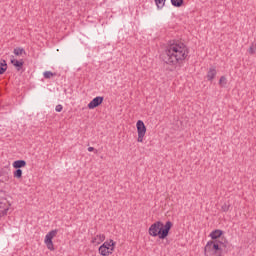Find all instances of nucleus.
Instances as JSON below:
<instances>
[{
    "label": "nucleus",
    "mask_w": 256,
    "mask_h": 256,
    "mask_svg": "<svg viewBox=\"0 0 256 256\" xmlns=\"http://www.w3.org/2000/svg\"><path fill=\"white\" fill-rule=\"evenodd\" d=\"M164 61L167 65H179L187 59L189 50L183 42H172L165 49Z\"/></svg>",
    "instance_id": "f257e3e1"
},
{
    "label": "nucleus",
    "mask_w": 256,
    "mask_h": 256,
    "mask_svg": "<svg viewBox=\"0 0 256 256\" xmlns=\"http://www.w3.org/2000/svg\"><path fill=\"white\" fill-rule=\"evenodd\" d=\"M173 227V222L167 221L165 224L161 221H156L153 223L149 229L148 233L150 237H159V239H167L169 236V231Z\"/></svg>",
    "instance_id": "f03ea898"
},
{
    "label": "nucleus",
    "mask_w": 256,
    "mask_h": 256,
    "mask_svg": "<svg viewBox=\"0 0 256 256\" xmlns=\"http://www.w3.org/2000/svg\"><path fill=\"white\" fill-rule=\"evenodd\" d=\"M205 256H221L223 255V249L219 247V244L215 241H208L204 248Z\"/></svg>",
    "instance_id": "7ed1b4c3"
},
{
    "label": "nucleus",
    "mask_w": 256,
    "mask_h": 256,
    "mask_svg": "<svg viewBox=\"0 0 256 256\" xmlns=\"http://www.w3.org/2000/svg\"><path fill=\"white\" fill-rule=\"evenodd\" d=\"M98 251L102 256L113 255V251H115V241L110 239L109 241L104 242L99 247Z\"/></svg>",
    "instance_id": "20e7f679"
},
{
    "label": "nucleus",
    "mask_w": 256,
    "mask_h": 256,
    "mask_svg": "<svg viewBox=\"0 0 256 256\" xmlns=\"http://www.w3.org/2000/svg\"><path fill=\"white\" fill-rule=\"evenodd\" d=\"M136 129L138 133L137 141L138 143H143V139L145 138V133H147V127L142 120H138L136 123Z\"/></svg>",
    "instance_id": "39448f33"
},
{
    "label": "nucleus",
    "mask_w": 256,
    "mask_h": 256,
    "mask_svg": "<svg viewBox=\"0 0 256 256\" xmlns=\"http://www.w3.org/2000/svg\"><path fill=\"white\" fill-rule=\"evenodd\" d=\"M57 235V230H51L48 234H46L44 243L49 249V251H55V246H53V238L56 237Z\"/></svg>",
    "instance_id": "423d86ee"
},
{
    "label": "nucleus",
    "mask_w": 256,
    "mask_h": 256,
    "mask_svg": "<svg viewBox=\"0 0 256 256\" xmlns=\"http://www.w3.org/2000/svg\"><path fill=\"white\" fill-rule=\"evenodd\" d=\"M103 103V97L97 96L88 104V109H95V107H99Z\"/></svg>",
    "instance_id": "0eeeda50"
},
{
    "label": "nucleus",
    "mask_w": 256,
    "mask_h": 256,
    "mask_svg": "<svg viewBox=\"0 0 256 256\" xmlns=\"http://www.w3.org/2000/svg\"><path fill=\"white\" fill-rule=\"evenodd\" d=\"M103 241H105V234H97L91 239L92 245H101Z\"/></svg>",
    "instance_id": "6e6552de"
},
{
    "label": "nucleus",
    "mask_w": 256,
    "mask_h": 256,
    "mask_svg": "<svg viewBox=\"0 0 256 256\" xmlns=\"http://www.w3.org/2000/svg\"><path fill=\"white\" fill-rule=\"evenodd\" d=\"M10 62L16 67L17 71H21L24 63L23 60H17L14 56H11Z\"/></svg>",
    "instance_id": "1a4fd4ad"
},
{
    "label": "nucleus",
    "mask_w": 256,
    "mask_h": 256,
    "mask_svg": "<svg viewBox=\"0 0 256 256\" xmlns=\"http://www.w3.org/2000/svg\"><path fill=\"white\" fill-rule=\"evenodd\" d=\"M215 77H217V69H215V67H210L207 72V79L209 81H213V79H215Z\"/></svg>",
    "instance_id": "9d476101"
},
{
    "label": "nucleus",
    "mask_w": 256,
    "mask_h": 256,
    "mask_svg": "<svg viewBox=\"0 0 256 256\" xmlns=\"http://www.w3.org/2000/svg\"><path fill=\"white\" fill-rule=\"evenodd\" d=\"M27 162L25 160H16L13 162L12 167L14 169H21L22 167H26Z\"/></svg>",
    "instance_id": "9b49d317"
},
{
    "label": "nucleus",
    "mask_w": 256,
    "mask_h": 256,
    "mask_svg": "<svg viewBox=\"0 0 256 256\" xmlns=\"http://www.w3.org/2000/svg\"><path fill=\"white\" fill-rule=\"evenodd\" d=\"M223 235V231L221 230H214L210 233L211 239H219Z\"/></svg>",
    "instance_id": "f8f14e48"
},
{
    "label": "nucleus",
    "mask_w": 256,
    "mask_h": 256,
    "mask_svg": "<svg viewBox=\"0 0 256 256\" xmlns=\"http://www.w3.org/2000/svg\"><path fill=\"white\" fill-rule=\"evenodd\" d=\"M14 179H21L23 177V170L21 168H16V170L13 172Z\"/></svg>",
    "instance_id": "ddd939ff"
},
{
    "label": "nucleus",
    "mask_w": 256,
    "mask_h": 256,
    "mask_svg": "<svg viewBox=\"0 0 256 256\" xmlns=\"http://www.w3.org/2000/svg\"><path fill=\"white\" fill-rule=\"evenodd\" d=\"M7 71V62L5 60L0 61V75H3Z\"/></svg>",
    "instance_id": "4468645a"
},
{
    "label": "nucleus",
    "mask_w": 256,
    "mask_h": 256,
    "mask_svg": "<svg viewBox=\"0 0 256 256\" xmlns=\"http://www.w3.org/2000/svg\"><path fill=\"white\" fill-rule=\"evenodd\" d=\"M55 75H57V74H55V73H53L51 71H45L43 73L44 79H51V77H55Z\"/></svg>",
    "instance_id": "2eb2a0df"
},
{
    "label": "nucleus",
    "mask_w": 256,
    "mask_h": 256,
    "mask_svg": "<svg viewBox=\"0 0 256 256\" xmlns=\"http://www.w3.org/2000/svg\"><path fill=\"white\" fill-rule=\"evenodd\" d=\"M165 1L166 0H155V4L158 9H163L165 7Z\"/></svg>",
    "instance_id": "dca6fc26"
},
{
    "label": "nucleus",
    "mask_w": 256,
    "mask_h": 256,
    "mask_svg": "<svg viewBox=\"0 0 256 256\" xmlns=\"http://www.w3.org/2000/svg\"><path fill=\"white\" fill-rule=\"evenodd\" d=\"M173 7H181L183 5V0H170Z\"/></svg>",
    "instance_id": "f3484780"
},
{
    "label": "nucleus",
    "mask_w": 256,
    "mask_h": 256,
    "mask_svg": "<svg viewBox=\"0 0 256 256\" xmlns=\"http://www.w3.org/2000/svg\"><path fill=\"white\" fill-rule=\"evenodd\" d=\"M23 53H25V49H23V48H15L14 49V55H16L17 57H19L20 55H23Z\"/></svg>",
    "instance_id": "a211bd4d"
},
{
    "label": "nucleus",
    "mask_w": 256,
    "mask_h": 256,
    "mask_svg": "<svg viewBox=\"0 0 256 256\" xmlns=\"http://www.w3.org/2000/svg\"><path fill=\"white\" fill-rule=\"evenodd\" d=\"M219 85L225 87L227 85V78L225 76L220 77Z\"/></svg>",
    "instance_id": "6ab92c4d"
},
{
    "label": "nucleus",
    "mask_w": 256,
    "mask_h": 256,
    "mask_svg": "<svg viewBox=\"0 0 256 256\" xmlns=\"http://www.w3.org/2000/svg\"><path fill=\"white\" fill-rule=\"evenodd\" d=\"M7 211H8V209L1 207V203H0V217L7 215Z\"/></svg>",
    "instance_id": "aec40b11"
},
{
    "label": "nucleus",
    "mask_w": 256,
    "mask_h": 256,
    "mask_svg": "<svg viewBox=\"0 0 256 256\" xmlns=\"http://www.w3.org/2000/svg\"><path fill=\"white\" fill-rule=\"evenodd\" d=\"M55 111H56V113H61V111H63V105L58 104V105L55 107Z\"/></svg>",
    "instance_id": "412c9836"
},
{
    "label": "nucleus",
    "mask_w": 256,
    "mask_h": 256,
    "mask_svg": "<svg viewBox=\"0 0 256 256\" xmlns=\"http://www.w3.org/2000/svg\"><path fill=\"white\" fill-rule=\"evenodd\" d=\"M248 53L250 54V55H255V46H250L249 47V49H248Z\"/></svg>",
    "instance_id": "4be33fe9"
},
{
    "label": "nucleus",
    "mask_w": 256,
    "mask_h": 256,
    "mask_svg": "<svg viewBox=\"0 0 256 256\" xmlns=\"http://www.w3.org/2000/svg\"><path fill=\"white\" fill-rule=\"evenodd\" d=\"M222 211H225V212L229 211V205L224 204V205L222 206Z\"/></svg>",
    "instance_id": "5701e85b"
},
{
    "label": "nucleus",
    "mask_w": 256,
    "mask_h": 256,
    "mask_svg": "<svg viewBox=\"0 0 256 256\" xmlns=\"http://www.w3.org/2000/svg\"><path fill=\"white\" fill-rule=\"evenodd\" d=\"M88 151H89V153H91V152H93V151H95V153H97V150H95L94 147H88Z\"/></svg>",
    "instance_id": "b1692460"
}]
</instances>
